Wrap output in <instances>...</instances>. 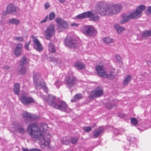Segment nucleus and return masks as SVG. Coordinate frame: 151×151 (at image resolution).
I'll return each instance as SVG.
<instances>
[{
    "label": "nucleus",
    "instance_id": "obj_1",
    "mask_svg": "<svg viewBox=\"0 0 151 151\" xmlns=\"http://www.w3.org/2000/svg\"><path fill=\"white\" fill-rule=\"evenodd\" d=\"M47 124L42 123L39 127L35 122L30 124L27 129L31 138L33 140L40 143L41 147L43 149L48 145L50 142V135L47 132Z\"/></svg>",
    "mask_w": 151,
    "mask_h": 151
},
{
    "label": "nucleus",
    "instance_id": "obj_2",
    "mask_svg": "<svg viewBox=\"0 0 151 151\" xmlns=\"http://www.w3.org/2000/svg\"><path fill=\"white\" fill-rule=\"evenodd\" d=\"M121 9L120 5H108L105 2L102 1L97 3L96 9L97 12L102 15H112L119 12Z\"/></svg>",
    "mask_w": 151,
    "mask_h": 151
},
{
    "label": "nucleus",
    "instance_id": "obj_3",
    "mask_svg": "<svg viewBox=\"0 0 151 151\" xmlns=\"http://www.w3.org/2000/svg\"><path fill=\"white\" fill-rule=\"evenodd\" d=\"M145 8V6L144 5L139 6L137 8L135 11L131 13L129 15L123 16V20L120 21V23L122 24L128 21L131 18L136 19L140 17V14Z\"/></svg>",
    "mask_w": 151,
    "mask_h": 151
},
{
    "label": "nucleus",
    "instance_id": "obj_4",
    "mask_svg": "<svg viewBox=\"0 0 151 151\" xmlns=\"http://www.w3.org/2000/svg\"><path fill=\"white\" fill-rule=\"evenodd\" d=\"M81 31L87 37H93L96 35L97 33L94 27L91 25L84 26Z\"/></svg>",
    "mask_w": 151,
    "mask_h": 151
},
{
    "label": "nucleus",
    "instance_id": "obj_5",
    "mask_svg": "<svg viewBox=\"0 0 151 151\" xmlns=\"http://www.w3.org/2000/svg\"><path fill=\"white\" fill-rule=\"evenodd\" d=\"M55 25L53 24H51L45 30L44 35L46 39L49 40L54 34L55 32Z\"/></svg>",
    "mask_w": 151,
    "mask_h": 151
},
{
    "label": "nucleus",
    "instance_id": "obj_6",
    "mask_svg": "<svg viewBox=\"0 0 151 151\" xmlns=\"http://www.w3.org/2000/svg\"><path fill=\"white\" fill-rule=\"evenodd\" d=\"M76 81V78L73 75H72L65 77L64 83L66 87L70 89L74 85Z\"/></svg>",
    "mask_w": 151,
    "mask_h": 151
},
{
    "label": "nucleus",
    "instance_id": "obj_7",
    "mask_svg": "<svg viewBox=\"0 0 151 151\" xmlns=\"http://www.w3.org/2000/svg\"><path fill=\"white\" fill-rule=\"evenodd\" d=\"M55 21L58 24L57 29L59 31H62V28L66 29L68 27L67 22L60 18H56L55 19Z\"/></svg>",
    "mask_w": 151,
    "mask_h": 151
},
{
    "label": "nucleus",
    "instance_id": "obj_8",
    "mask_svg": "<svg viewBox=\"0 0 151 151\" xmlns=\"http://www.w3.org/2000/svg\"><path fill=\"white\" fill-rule=\"evenodd\" d=\"M56 104L54 106V108L64 111H65L68 108L66 103L64 101L58 99Z\"/></svg>",
    "mask_w": 151,
    "mask_h": 151
},
{
    "label": "nucleus",
    "instance_id": "obj_9",
    "mask_svg": "<svg viewBox=\"0 0 151 151\" xmlns=\"http://www.w3.org/2000/svg\"><path fill=\"white\" fill-rule=\"evenodd\" d=\"M103 93L102 88L101 86L96 88L94 90L91 92V93L88 97L90 99H93L101 96Z\"/></svg>",
    "mask_w": 151,
    "mask_h": 151
},
{
    "label": "nucleus",
    "instance_id": "obj_10",
    "mask_svg": "<svg viewBox=\"0 0 151 151\" xmlns=\"http://www.w3.org/2000/svg\"><path fill=\"white\" fill-rule=\"evenodd\" d=\"M65 45L71 48H74L78 45L77 41L74 39L71 38L70 37L67 36L64 41Z\"/></svg>",
    "mask_w": 151,
    "mask_h": 151
},
{
    "label": "nucleus",
    "instance_id": "obj_11",
    "mask_svg": "<svg viewBox=\"0 0 151 151\" xmlns=\"http://www.w3.org/2000/svg\"><path fill=\"white\" fill-rule=\"evenodd\" d=\"M96 68V72L99 76L104 78H106L107 77V74L105 71L103 64L97 65Z\"/></svg>",
    "mask_w": 151,
    "mask_h": 151
},
{
    "label": "nucleus",
    "instance_id": "obj_12",
    "mask_svg": "<svg viewBox=\"0 0 151 151\" xmlns=\"http://www.w3.org/2000/svg\"><path fill=\"white\" fill-rule=\"evenodd\" d=\"M35 76L34 77V84L35 86V87L37 89H41L43 88L44 91L46 93L48 92V89L47 87L45 86V81L42 80L41 83H38L36 82V81L37 80Z\"/></svg>",
    "mask_w": 151,
    "mask_h": 151
},
{
    "label": "nucleus",
    "instance_id": "obj_13",
    "mask_svg": "<svg viewBox=\"0 0 151 151\" xmlns=\"http://www.w3.org/2000/svg\"><path fill=\"white\" fill-rule=\"evenodd\" d=\"M33 43V45L34 49L39 52L42 51L43 47L39 41L34 37H32Z\"/></svg>",
    "mask_w": 151,
    "mask_h": 151
},
{
    "label": "nucleus",
    "instance_id": "obj_14",
    "mask_svg": "<svg viewBox=\"0 0 151 151\" xmlns=\"http://www.w3.org/2000/svg\"><path fill=\"white\" fill-rule=\"evenodd\" d=\"M21 101L22 103L24 105H27L35 102L34 100L32 98L27 97L24 94H22Z\"/></svg>",
    "mask_w": 151,
    "mask_h": 151
},
{
    "label": "nucleus",
    "instance_id": "obj_15",
    "mask_svg": "<svg viewBox=\"0 0 151 151\" xmlns=\"http://www.w3.org/2000/svg\"><path fill=\"white\" fill-rule=\"evenodd\" d=\"M10 130L12 132L17 131L21 134H24L25 132L24 129L19 124L13 123L11 126Z\"/></svg>",
    "mask_w": 151,
    "mask_h": 151
},
{
    "label": "nucleus",
    "instance_id": "obj_16",
    "mask_svg": "<svg viewBox=\"0 0 151 151\" xmlns=\"http://www.w3.org/2000/svg\"><path fill=\"white\" fill-rule=\"evenodd\" d=\"M59 98H56L55 97L52 95H49L47 99V102L49 105L54 108L57 102V99Z\"/></svg>",
    "mask_w": 151,
    "mask_h": 151
},
{
    "label": "nucleus",
    "instance_id": "obj_17",
    "mask_svg": "<svg viewBox=\"0 0 151 151\" xmlns=\"http://www.w3.org/2000/svg\"><path fill=\"white\" fill-rule=\"evenodd\" d=\"M92 15V12L91 11L85 12L76 16L77 19H81L91 17Z\"/></svg>",
    "mask_w": 151,
    "mask_h": 151
},
{
    "label": "nucleus",
    "instance_id": "obj_18",
    "mask_svg": "<svg viewBox=\"0 0 151 151\" xmlns=\"http://www.w3.org/2000/svg\"><path fill=\"white\" fill-rule=\"evenodd\" d=\"M23 46L22 44H18L16 46L14 52V53L16 56H19L21 53Z\"/></svg>",
    "mask_w": 151,
    "mask_h": 151
},
{
    "label": "nucleus",
    "instance_id": "obj_19",
    "mask_svg": "<svg viewBox=\"0 0 151 151\" xmlns=\"http://www.w3.org/2000/svg\"><path fill=\"white\" fill-rule=\"evenodd\" d=\"M23 116L25 120L26 123L30 122L32 119V116L31 114L27 112H24L23 114Z\"/></svg>",
    "mask_w": 151,
    "mask_h": 151
},
{
    "label": "nucleus",
    "instance_id": "obj_20",
    "mask_svg": "<svg viewBox=\"0 0 151 151\" xmlns=\"http://www.w3.org/2000/svg\"><path fill=\"white\" fill-rule=\"evenodd\" d=\"M17 8L14 4H10L6 7V12L9 13L16 12Z\"/></svg>",
    "mask_w": 151,
    "mask_h": 151
},
{
    "label": "nucleus",
    "instance_id": "obj_21",
    "mask_svg": "<svg viewBox=\"0 0 151 151\" xmlns=\"http://www.w3.org/2000/svg\"><path fill=\"white\" fill-rule=\"evenodd\" d=\"M104 128L102 127H100L95 129L93 132V137L94 138L98 137L104 131Z\"/></svg>",
    "mask_w": 151,
    "mask_h": 151
},
{
    "label": "nucleus",
    "instance_id": "obj_22",
    "mask_svg": "<svg viewBox=\"0 0 151 151\" xmlns=\"http://www.w3.org/2000/svg\"><path fill=\"white\" fill-rule=\"evenodd\" d=\"M74 66L79 70L85 68V66L83 63L79 61H77L75 63Z\"/></svg>",
    "mask_w": 151,
    "mask_h": 151
},
{
    "label": "nucleus",
    "instance_id": "obj_23",
    "mask_svg": "<svg viewBox=\"0 0 151 151\" xmlns=\"http://www.w3.org/2000/svg\"><path fill=\"white\" fill-rule=\"evenodd\" d=\"M132 77L130 75H128L124 78V81L123 83V85L124 86H126L129 83L131 80Z\"/></svg>",
    "mask_w": 151,
    "mask_h": 151
},
{
    "label": "nucleus",
    "instance_id": "obj_24",
    "mask_svg": "<svg viewBox=\"0 0 151 151\" xmlns=\"http://www.w3.org/2000/svg\"><path fill=\"white\" fill-rule=\"evenodd\" d=\"M20 85L18 83H15L14 86V90L15 93L17 95L19 94L20 91Z\"/></svg>",
    "mask_w": 151,
    "mask_h": 151
},
{
    "label": "nucleus",
    "instance_id": "obj_25",
    "mask_svg": "<svg viewBox=\"0 0 151 151\" xmlns=\"http://www.w3.org/2000/svg\"><path fill=\"white\" fill-rule=\"evenodd\" d=\"M28 63L27 59L26 57H23L20 60L19 65L20 66H22L24 65L25 64Z\"/></svg>",
    "mask_w": 151,
    "mask_h": 151
},
{
    "label": "nucleus",
    "instance_id": "obj_26",
    "mask_svg": "<svg viewBox=\"0 0 151 151\" xmlns=\"http://www.w3.org/2000/svg\"><path fill=\"white\" fill-rule=\"evenodd\" d=\"M114 27L116 29L118 33H121L125 29L124 28L120 26L118 24L114 25Z\"/></svg>",
    "mask_w": 151,
    "mask_h": 151
},
{
    "label": "nucleus",
    "instance_id": "obj_27",
    "mask_svg": "<svg viewBox=\"0 0 151 151\" xmlns=\"http://www.w3.org/2000/svg\"><path fill=\"white\" fill-rule=\"evenodd\" d=\"M127 139L129 142V145L135 144L137 142V139L134 137L128 136L127 137Z\"/></svg>",
    "mask_w": 151,
    "mask_h": 151
},
{
    "label": "nucleus",
    "instance_id": "obj_28",
    "mask_svg": "<svg viewBox=\"0 0 151 151\" xmlns=\"http://www.w3.org/2000/svg\"><path fill=\"white\" fill-rule=\"evenodd\" d=\"M103 41L104 43L106 45H108L113 42V40L109 37L103 38Z\"/></svg>",
    "mask_w": 151,
    "mask_h": 151
},
{
    "label": "nucleus",
    "instance_id": "obj_29",
    "mask_svg": "<svg viewBox=\"0 0 151 151\" xmlns=\"http://www.w3.org/2000/svg\"><path fill=\"white\" fill-rule=\"evenodd\" d=\"M83 98L82 95L81 93H77L73 97V99L71 100L72 102H75L76 100L82 99Z\"/></svg>",
    "mask_w": 151,
    "mask_h": 151
},
{
    "label": "nucleus",
    "instance_id": "obj_30",
    "mask_svg": "<svg viewBox=\"0 0 151 151\" xmlns=\"http://www.w3.org/2000/svg\"><path fill=\"white\" fill-rule=\"evenodd\" d=\"M9 23L12 24H14L16 25L20 23L19 20L15 18H12L9 20Z\"/></svg>",
    "mask_w": 151,
    "mask_h": 151
},
{
    "label": "nucleus",
    "instance_id": "obj_31",
    "mask_svg": "<svg viewBox=\"0 0 151 151\" xmlns=\"http://www.w3.org/2000/svg\"><path fill=\"white\" fill-rule=\"evenodd\" d=\"M48 49L49 51L50 52L54 53L55 51V48L54 45L51 42H50L49 43Z\"/></svg>",
    "mask_w": 151,
    "mask_h": 151
},
{
    "label": "nucleus",
    "instance_id": "obj_32",
    "mask_svg": "<svg viewBox=\"0 0 151 151\" xmlns=\"http://www.w3.org/2000/svg\"><path fill=\"white\" fill-rule=\"evenodd\" d=\"M90 17L91 18V20L93 21H98L100 19L99 17L97 15H93L92 13V15Z\"/></svg>",
    "mask_w": 151,
    "mask_h": 151
},
{
    "label": "nucleus",
    "instance_id": "obj_33",
    "mask_svg": "<svg viewBox=\"0 0 151 151\" xmlns=\"http://www.w3.org/2000/svg\"><path fill=\"white\" fill-rule=\"evenodd\" d=\"M35 76V77L37 79V80L36 81V82H37L38 83H41V82L42 81L39 82L38 81L40 80L41 78V75L40 73H33V80H34V77Z\"/></svg>",
    "mask_w": 151,
    "mask_h": 151
},
{
    "label": "nucleus",
    "instance_id": "obj_34",
    "mask_svg": "<svg viewBox=\"0 0 151 151\" xmlns=\"http://www.w3.org/2000/svg\"><path fill=\"white\" fill-rule=\"evenodd\" d=\"M61 142L65 145H68L69 144L70 141H69L66 137H63L60 141Z\"/></svg>",
    "mask_w": 151,
    "mask_h": 151
},
{
    "label": "nucleus",
    "instance_id": "obj_35",
    "mask_svg": "<svg viewBox=\"0 0 151 151\" xmlns=\"http://www.w3.org/2000/svg\"><path fill=\"white\" fill-rule=\"evenodd\" d=\"M78 140L77 137H72L70 138V142L73 144H75L77 143Z\"/></svg>",
    "mask_w": 151,
    "mask_h": 151
},
{
    "label": "nucleus",
    "instance_id": "obj_36",
    "mask_svg": "<svg viewBox=\"0 0 151 151\" xmlns=\"http://www.w3.org/2000/svg\"><path fill=\"white\" fill-rule=\"evenodd\" d=\"M55 14L54 12H52L50 13L48 19L50 21L53 20L55 17Z\"/></svg>",
    "mask_w": 151,
    "mask_h": 151
},
{
    "label": "nucleus",
    "instance_id": "obj_37",
    "mask_svg": "<svg viewBox=\"0 0 151 151\" xmlns=\"http://www.w3.org/2000/svg\"><path fill=\"white\" fill-rule=\"evenodd\" d=\"M50 60L53 62H56L57 63H60V60L54 57H50L49 58Z\"/></svg>",
    "mask_w": 151,
    "mask_h": 151
},
{
    "label": "nucleus",
    "instance_id": "obj_38",
    "mask_svg": "<svg viewBox=\"0 0 151 151\" xmlns=\"http://www.w3.org/2000/svg\"><path fill=\"white\" fill-rule=\"evenodd\" d=\"M115 77V75L114 74V73L113 72H110L109 75L107 74V77L106 78H107L109 79H112L114 78Z\"/></svg>",
    "mask_w": 151,
    "mask_h": 151
},
{
    "label": "nucleus",
    "instance_id": "obj_39",
    "mask_svg": "<svg viewBox=\"0 0 151 151\" xmlns=\"http://www.w3.org/2000/svg\"><path fill=\"white\" fill-rule=\"evenodd\" d=\"M113 102L115 103V102L117 103V100H114V101ZM116 104H117V103H116V104H115L114 105H111L110 104H107L106 106V107L107 109H111L113 108V107L114 106L116 105Z\"/></svg>",
    "mask_w": 151,
    "mask_h": 151
},
{
    "label": "nucleus",
    "instance_id": "obj_40",
    "mask_svg": "<svg viewBox=\"0 0 151 151\" xmlns=\"http://www.w3.org/2000/svg\"><path fill=\"white\" fill-rule=\"evenodd\" d=\"M15 40L18 42H22L24 41V39L21 37H14Z\"/></svg>",
    "mask_w": 151,
    "mask_h": 151
},
{
    "label": "nucleus",
    "instance_id": "obj_41",
    "mask_svg": "<svg viewBox=\"0 0 151 151\" xmlns=\"http://www.w3.org/2000/svg\"><path fill=\"white\" fill-rule=\"evenodd\" d=\"M27 70V68H26L23 67L20 69L19 71L21 74H24L26 72Z\"/></svg>",
    "mask_w": 151,
    "mask_h": 151
},
{
    "label": "nucleus",
    "instance_id": "obj_42",
    "mask_svg": "<svg viewBox=\"0 0 151 151\" xmlns=\"http://www.w3.org/2000/svg\"><path fill=\"white\" fill-rule=\"evenodd\" d=\"M123 130L122 129H121V130H119L118 129H116L114 131V133L115 134L118 135L120 134L121 132H123Z\"/></svg>",
    "mask_w": 151,
    "mask_h": 151
},
{
    "label": "nucleus",
    "instance_id": "obj_43",
    "mask_svg": "<svg viewBox=\"0 0 151 151\" xmlns=\"http://www.w3.org/2000/svg\"><path fill=\"white\" fill-rule=\"evenodd\" d=\"M115 57L117 62H122V58L120 55H116Z\"/></svg>",
    "mask_w": 151,
    "mask_h": 151
},
{
    "label": "nucleus",
    "instance_id": "obj_44",
    "mask_svg": "<svg viewBox=\"0 0 151 151\" xmlns=\"http://www.w3.org/2000/svg\"><path fill=\"white\" fill-rule=\"evenodd\" d=\"M131 122L134 125H136L138 123V121L135 118H132L131 119Z\"/></svg>",
    "mask_w": 151,
    "mask_h": 151
},
{
    "label": "nucleus",
    "instance_id": "obj_45",
    "mask_svg": "<svg viewBox=\"0 0 151 151\" xmlns=\"http://www.w3.org/2000/svg\"><path fill=\"white\" fill-rule=\"evenodd\" d=\"M84 130L86 132H88L91 130V128L90 127H86L84 128Z\"/></svg>",
    "mask_w": 151,
    "mask_h": 151
},
{
    "label": "nucleus",
    "instance_id": "obj_46",
    "mask_svg": "<svg viewBox=\"0 0 151 151\" xmlns=\"http://www.w3.org/2000/svg\"><path fill=\"white\" fill-rule=\"evenodd\" d=\"M142 36L143 37H149L147 31H145L142 33Z\"/></svg>",
    "mask_w": 151,
    "mask_h": 151
},
{
    "label": "nucleus",
    "instance_id": "obj_47",
    "mask_svg": "<svg viewBox=\"0 0 151 151\" xmlns=\"http://www.w3.org/2000/svg\"><path fill=\"white\" fill-rule=\"evenodd\" d=\"M30 44V42H29L26 43L24 45V48L27 50H29V45Z\"/></svg>",
    "mask_w": 151,
    "mask_h": 151
},
{
    "label": "nucleus",
    "instance_id": "obj_48",
    "mask_svg": "<svg viewBox=\"0 0 151 151\" xmlns=\"http://www.w3.org/2000/svg\"><path fill=\"white\" fill-rule=\"evenodd\" d=\"M48 19V16H47L44 19L40 21V23H42L46 22L47 21Z\"/></svg>",
    "mask_w": 151,
    "mask_h": 151
},
{
    "label": "nucleus",
    "instance_id": "obj_49",
    "mask_svg": "<svg viewBox=\"0 0 151 151\" xmlns=\"http://www.w3.org/2000/svg\"><path fill=\"white\" fill-rule=\"evenodd\" d=\"M55 85L56 86L57 88H58L61 85L60 82L58 81H57L55 83Z\"/></svg>",
    "mask_w": 151,
    "mask_h": 151
},
{
    "label": "nucleus",
    "instance_id": "obj_50",
    "mask_svg": "<svg viewBox=\"0 0 151 151\" xmlns=\"http://www.w3.org/2000/svg\"><path fill=\"white\" fill-rule=\"evenodd\" d=\"M50 6V5L48 3H46L44 4V7L46 10Z\"/></svg>",
    "mask_w": 151,
    "mask_h": 151
},
{
    "label": "nucleus",
    "instance_id": "obj_51",
    "mask_svg": "<svg viewBox=\"0 0 151 151\" xmlns=\"http://www.w3.org/2000/svg\"><path fill=\"white\" fill-rule=\"evenodd\" d=\"M10 67L8 65H5L3 67V68L5 70H8Z\"/></svg>",
    "mask_w": 151,
    "mask_h": 151
},
{
    "label": "nucleus",
    "instance_id": "obj_52",
    "mask_svg": "<svg viewBox=\"0 0 151 151\" xmlns=\"http://www.w3.org/2000/svg\"><path fill=\"white\" fill-rule=\"evenodd\" d=\"M22 151H32V149H31V150H29L27 149L26 148H22Z\"/></svg>",
    "mask_w": 151,
    "mask_h": 151
},
{
    "label": "nucleus",
    "instance_id": "obj_53",
    "mask_svg": "<svg viewBox=\"0 0 151 151\" xmlns=\"http://www.w3.org/2000/svg\"><path fill=\"white\" fill-rule=\"evenodd\" d=\"M147 11L149 13H151V6H150L148 7Z\"/></svg>",
    "mask_w": 151,
    "mask_h": 151
},
{
    "label": "nucleus",
    "instance_id": "obj_54",
    "mask_svg": "<svg viewBox=\"0 0 151 151\" xmlns=\"http://www.w3.org/2000/svg\"><path fill=\"white\" fill-rule=\"evenodd\" d=\"M78 24H77L75 23H73L71 24V26H75L77 27V26H78Z\"/></svg>",
    "mask_w": 151,
    "mask_h": 151
},
{
    "label": "nucleus",
    "instance_id": "obj_55",
    "mask_svg": "<svg viewBox=\"0 0 151 151\" xmlns=\"http://www.w3.org/2000/svg\"><path fill=\"white\" fill-rule=\"evenodd\" d=\"M32 151H42L41 150L37 149H32Z\"/></svg>",
    "mask_w": 151,
    "mask_h": 151
},
{
    "label": "nucleus",
    "instance_id": "obj_56",
    "mask_svg": "<svg viewBox=\"0 0 151 151\" xmlns=\"http://www.w3.org/2000/svg\"><path fill=\"white\" fill-rule=\"evenodd\" d=\"M148 33V35L149 36H151V30L150 31H147Z\"/></svg>",
    "mask_w": 151,
    "mask_h": 151
},
{
    "label": "nucleus",
    "instance_id": "obj_57",
    "mask_svg": "<svg viewBox=\"0 0 151 151\" xmlns=\"http://www.w3.org/2000/svg\"><path fill=\"white\" fill-rule=\"evenodd\" d=\"M39 94H40V96L41 97H42V98H44V96H43V95H42V94H41V93H39Z\"/></svg>",
    "mask_w": 151,
    "mask_h": 151
},
{
    "label": "nucleus",
    "instance_id": "obj_58",
    "mask_svg": "<svg viewBox=\"0 0 151 151\" xmlns=\"http://www.w3.org/2000/svg\"><path fill=\"white\" fill-rule=\"evenodd\" d=\"M124 149H125L124 151H127L128 150V149H126L125 147L124 148Z\"/></svg>",
    "mask_w": 151,
    "mask_h": 151
}]
</instances>
